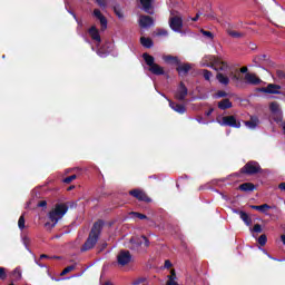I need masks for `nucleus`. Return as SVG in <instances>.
Returning <instances> with one entry per match:
<instances>
[{
	"instance_id": "20e7f679",
	"label": "nucleus",
	"mask_w": 285,
	"mask_h": 285,
	"mask_svg": "<svg viewBox=\"0 0 285 285\" xmlns=\"http://www.w3.org/2000/svg\"><path fill=\"white\" fill-rule=\"evenodd\" d=\"M240 175H258V173H262V166L259 163L255 160H249L245 164L244 167L239 169Z\"/></svg>"
},
{
	"instance_id": "7c9ffc66",
	"label": "nucleus",
	"mask_w": 285,
	"mask_h": 285,
	"mask_svg": "<svg viewBox=\"0 0 285 285\" xmlns=\"http://www.w3.org/2000/svg\"><path fill=\"white\" fill-rule=\"evenodd\" d=\"M75 268H77V266H75V265H69V266H67V267L60 273V275L63 277V275H68V273H72V271H75Z\"/></svg>"
},
{
	"instance_id": "a19ab883",
	"label": "nucleus",
	"mask_w": 285,
	"mask_h": 285,
	"mask_svg": "<svg viewBox=\"0 0 285 285\" xmlns=\"http://www.w3.org/2000/svg\"><path fill=\"white\" fill-rule=\"evenodd\" d=\"M200 32H202V35H204V37H207L208 39H213V37H215V36L213 35V32L206 31V30H204V29H202Z\"/></svg>"
},
{
	"instance_id": "8fccbe9b",
	"label": "nucleus",
	"mask_w": 285,
	"mask_h": 285,
	"mask_svg": "<svg viewBox=\"0 0 285 285\" xmlns=\"http://www.w3.org/2000/svg\"><path fill=\"white\" fill-rule=\"evenodd\" d=\"M23 244L26 245V248H27L28 250H30V247H28V244H30V238L24 237V238H23Z\"/></svg>"
},
{
	"instance_id": "ddd939ff",
	"label": "nucleus",
	"mask_w": 285,
	"mask_h": 285,
	"mask_svg": "<svg viewBox=\"0 0 285 285\" xmlns=\"http://www.w3.org/2000/svg\"><path fill=\"white\" fill-rule=\"evenodd\" d=\"M94 17H96V19H98L100 22L101 30H106V28H108V19L105 18L104 13H101V10L95 9Z\"/></svg>"
},
{
	"instance_id": "bb28decb",
	"label": "nucleus",
	"mask_w": 285,
	"mask_h": 285,
	"mask_svg": "<svg viewBox=\"0 0 285 285\" xmlns=\"http://www.w3.org/2000/svg\"><path fill=\"white\" fill-rule=\"evenodd\" d=\"M164 61H166V63H170V62L176 63V66H179V63H181L179 61V58H177L175 56H165Z\"/></svg>"
},
{
	"instance_id": "72a5a7b5",
	"label": "nucleus",
	"mask_w": 285,
	"mask_h": 285,
	"mask_svg": "<svg viewBox=\"0 0 285 285\" xmlns=\"http://www.w3.org/2000/svg\"><path fill=\"white\" fill-rule=\"evenodd\" d=\"M12 276H13L17 281L21 279V268H19V267L14 268V269L12 271Z\"/></svg>"
},
{
	"instance_id": "412c9836",
	"label": "nucleus",
	"mask_w": 285,
	"mask_h": 285,
	"mask_svg": "<svg viewBox=\"0 0 285 285\" xmlns=\"http://www.w3.org/2000/svg\"><path fill=\"white\" fill-rule=\"evenodd\" d=\"M237 215H239L240 219L246 224V226H250L253 224V218L248 216V214L244 210H236Z\"/></svg>"
},
{
	"instance_id": "0eeeda50",
	"label": "nucleus",
	"mask_w": 285,
	"mask_h": 285,
	"mask_svg": "<svg viewBox=\"0 0 285 285\" xmlns=\"http://www.w3.org/2000/svg\"><path fill=\"white\" fill-rule=\"evenodd\" d=\"M169 28L174 32H181V30L184 28V19H181V17H178V16L170 17L169 18Z\"/></svg>"
},
{
	"instance_id": "bf43d9fd",
	"label": "nucleus",
	"mask_w": 285,
	"mask_h": 285,
	"mask_svg": "<svg viewBox=\"0 0 285 285\" xmlns=\"http://www.w3.org/2000/svg\"><path fill=\"white\" fill-rule=\"evenodd\" d=\"M278 188H279V190H284L285 191V183H281L278 185Z\"/></svg>"
},
{
	"instance_id": "39448f33",
	"label": "nucleus",
	"mask_w": 285,
	"mask_h": 285,
	"mask_svg": "<svg viewBox=\"0 0 285 285\" xmlns=\"http://www.w3.org/2000/svg\"><path fill=\"white\" fill-rule=\"evenodd\" d=\"M219 126H228L229 128H242V122L235 116H225L218 120Z\"/></svg>"
},
{
	"instance_id": "c03bdc74",
	"label": "nucleus",
	"mask_w": 285,
	"mask_h": 285,
	"mask_svg": "<svg viewBox=\"0 0 285 285\" xmlns=\"http://www.w3.org/2000/svg\"><path fill=\"white\" fill-rule=\"evenodd\" d=\"M114 12L118 19H124V13H121V11L118 10L116 7L114 8Z\"/></svg>"
},
{
	"instance_id": "4be33fe9",
	"label": "nucleus",
	"mask_w": 285,
	"mask_h": 285,
	"mask_svg": "<svg viewBox=\"0 0 285 285\" xmlns=\"http://www.w3.org/2000/svg\"><path fill=\"white\" fill-rule=\"evenodd\" d=\"M238 190H242L243 193H253V190H255V184L243 183L238 186Z\"/></svg>"
},
{
	"instance_id": "864d4df0",
	"label": "nucleus",
	"mask_w": 285,
	"mask_h": 285,
	"mask_svg": "<svg viewBox=\"0 0 285 285\" xmlns=\"http://www.w3.org/2000/svg\"><path fill=\"white\" fill-rule=\"evenodd\" d=\"M240 72L242 75H246V72H248V67H242Z\"/></svg>"
},
{
	"instance_id": "6e6552de",
	"label": "nucleus",
	"mask_w": 285,
	"mask_h": 285,
	"mask_svg": "<svg viewBox=\"0 0 285 285\" xmlns=\"http://www.w3.org/2000/svg\"><path fill=\"white\" fill-rule=\"evenodd\" d=\"M177 101H186V97H188V87L184 83V81L179 82V86L174 95Z\"/></svg>"
},
{
	"instance_id": "2f4dec72",
	"label": "nucleus",
	"mask_w": 285,
	"mask_h": 285,
	"mask_svg": "<svg viewBox=\"0 0 285 285\" xmlns=\"http://www.w3.org/2000/svg\"><path fill=\"white\" fill-rule=\"evenodd\" d=\"M129 215H131V217H137L138 219H148L146 214H141L139 212H131Z\"/></svg>"
},
{
	"instance_id": "c85d7f7f",
	"label": "nucleus",
	"mask_w": 285,
	"mask_h": 285,
	"mask_svg": "<svg viewBox=\"0 0 285 285\" xmlns=\"http://www.w3.org/2000/svg\"><path fill=\"white\" fill-rule=\"evenodd\" d=\"M274 121L276 124H284V115L282 114V111L274 114Z\"/></svg>"
},
{
	"instance_id": "f03ea898",
	"label": "nucleus",
	"mask_w": 285,
	"mask_h": 285,
	"mask_svg": "<svg viewBox=\"0 0 285 285\" xmlns=\"http://www.w3.org/2000/svg\"><path fill=\"white\" fill-rule=\"evenodd\" d=\"M66 213H68V205L63 204V203H58L55 205V208L51 209L48 213V219L50 223H46L45 226L49 227V228H55V226H57V224H59V219H63V215H66Z\"/></svg>"
},
{
	"instance_id": "3c124183",
	"label": "nucleus",
	"mask_w": 285,
	"mask_h": 285,
	"mask_svg": "<svg viewBox=\"0 0 285 285\" xmlns=\"http://www.w3.org/2000/svg\"><path fill=\"white\" fill-rule=\"evenodd\" d=\"M165 268H173V263L170 261H165Z\"/></svg>"
},
{
	"instance_id": "37998d69",
	"label": "nucleus",
	"mask_w": 285,
	"mask_h": 285,
	"mask_svg": "<svg viewBox=\"0 0 285 285\" xmlns=\"http://www.w3.org/2000/svg\"><path fill=\"white\" fill-rule=\"evenodd\" d=\"M216 97H218V98L228 97V92H226L224 90H218L216 94Z\"/></svg>"
},
{
	"instance_id": "338daca9",
	"label": "nucleus",
	"mask_w": 285,
	"mask_h": 285,
	"mask_svg": "<svg viewBox=\"0 0 285 285\" xmlns=\"http://www.w3.org/2000/svg\"><path fill=\"white\" fill-rule=\"evenodd\" d=\"M161 35H168V31H163Z\"/></svg>"
},
{
	"instance_id": "a211bd4d",
	"label": "nucleus",
	"mask_w": 285,
	"mask_h": 285,
	"mask_svg": "<svg viewBox=\"0 0 285 285\" xmlns=\"http://www.w3.org/2000/svg\"><path fill=\"white\" fill-rule=\"evenodd\" d=\"M89 37H91L92 41H97V43H101V36L99 35V29L96 26H92L88 30Z\"/></svg>"
},
{
	"instance_id": "f257e3e1",
	"label": "nucleus",
	"mask_w": 285,
	"mask_h": 285,
	"mask_svg": "<svg viewBox=\"0 0 285 285\" xmlns=\"http://www.w3.org/2000/svg\"><path fill=\"white\" fill-rule=\"evenodd\" d=\"M101 230H104V220L99 219L94 223L91 230L89 232V236L86 239L81 250H92V248L97 246V242H99Z\"/></svg>"
},
{
	"instance_id": "aec40b11",
	"label": "nucleus",
	"mask_w": 285,
	"mask_h": 285,
	"mask_svg": "<svg viewBox=\"0 0 285 285\" xmlns=\"http://www.w3.org/2000/svg\"><path fill=\"white\" fill-rule=\"evenodd\" d=\"M245 126H247V128H249L250 130H255V128L259 126V117L250 116V119L245 121Z\"/></svg>"
},
{
	"instance_id": "de8ad7c7",
	"label": "nucleus",
	"mask_w": 285,
	"mask_h": 285,
	"mask_svg": "<svg viewBox=\"0 0 285 285\" xmlns=\"http://www.w3.org/2000/svg\"><path fill=\"white\" fill-rule=\"evenodd\" d=\"M46 206H48V202H46V200H40V202L38 203V207H39V208H46Z\"/></svg>"
},
{
	"instance_id": "393cba45",
	"label": "nucleus",
	"mask_w": 285,
	"mask_h": 285,
	"mask_svg": "<svg viewBox=\"0 0 285 285\" xmlns=\"http://www.w3.org/2000/svg\"><path fill=\"white\" fill-rule=\"evenodd\" d=\"M140 43L144 48H153V46H155V42H153V39L150 38H146V37H141L140 38Z\"/></svg>"
},
{
	"instance_id": "473e14b6",
	"label": "nucleus",
	"mask_w": 285,
	"mask_h": 285,
	"mask_svg": "<svg viewBox=\"0 0 285 285\" xmlns=\"http://www.w3.org/2000/svg\"><path fill=\"white\" fill-rule=\"evenodd\" d=\"M18 227L20 228V230H23V228H26V217L23 215L19 217Z\"/></svg>"
},
{
	"instance_id": "2eb2a0df",
	"label": "nucleus",
	"mask_w": 285,
	"mask_h": 285,
	"mask_svg": "<svg viewBox=\"0 0 285 285\" xmlns=\"http://www.w3.org/2000/svg\"><path fill=\"white\" fill-rule=\"evenodd\" d=\"M131 242H134L136 246H144V248H148V246H150V240H148V237L144 235L136 238H131Z\"/></svg>"
},
{
	"instance_id": "e2e57ef3",
	"label": "nucleus",
	"mask_w": 285,
	"mask_h": 285,
	"mask_svg": "<svg viewBox=\"0 0 285 285\" xmlns=\"http://www.w3.org/2000/svg\"><path fill=\"white\" fill-rule=\"evenodd\" d=\"M281 239H282V242H283V244H284V246H285V236H284V235L281 236Z\"/></svg>"
},
{
	"instance_id": "f3484780",
	"label": "nucleus",
	"mask_w": 285,
	"mask_h": 285,
	"mask_svg": "<svg viewBox=\"0 0 285 285\" xmlns=\"http://www.w3.org/2000/svg\"><path fill=\"white\" fill-rule=\"evenodd\" d=\"M169 101V107L171 108V110H175V112H178V115H184L186 112V106L181 105V104H177L173 100H168Z\"/></svg>"
},
{
	"instance_id": "9d476101",
	"label": "nucleus",
	"mask_w": 285,
	"mask_h": 285,
	"mask_svg": "<svg viewBox=\"0 0 285 285\" xmlns=\"http://www.w3.org/2000/svg\"><path fill=\"white\" fill-rule=\"evenodd\" d=\"M282 86L275 85V83H269L267 87L261 88V92H265L266 95H281L282 92Z\"/></svg>"
},
{
	"instance_id": "dca6fc26",
	"label": "nucleus",
	"mask_w": 285,
	"mask_h": 285,
	"mask_svg": "<svg viewBox=\"0 0 285 285\" xmlns=\"http://www.w3.org/2000/svg\"><path fill=\"white\" fill-rule=\"evenodd\" d=\"M245 81L252 86H259L262 83V79H259L255 73H246Z\"/></svg>"
},
{
	"instance_id": "c9c22d12",
	"label": "nucleus",
	"mask_w": 285,
	"mask_h": 285,
	"mask_svg": "<svg viewBox=\"0 0 285 285\" xmlns=\"http://www.w3.org/2000/svg\"><path fill=\"white\" fill-rule=\"evenodd\" d=\"M266 242H268V238L266 237L265 234H263V235H261V236L258 237V244H259V246H266Z\"/></svg>"
},
{
	"instance_id": "f704fd0d",
	"label": "nucleus",
	"mask_w": 285,
	"mask_h": 285,
	"mask_svg": "<svg viewBox=\"0 0 285 285\" xmlns=\"http://www.w3.org/2000/svg\"><path fill=\"white\" fill-rule=\"evenodd\" d=\"M203 77L206 81H210V77H213V72L207 70V69H204L203 70Z\"/></svg>"
},
{
	"instance_id": "7ed1b4c3",
	"label": "nucleus",
	"mask_w": 285,
	"mask_h": 285,
	"mask_svg": "<svg viewBox=\"0 0 285 285\" xmlns=\"http://www.w3.org/2000/svg\"><path fill=\"white\" fill-rule=\"evenodd\" d=\"M142 59L147 66H149V72L151 75H156L157 77H161V75H166L164 71V67L155 63V57L150 56L149 53H142Z\"/></svg>"
},
{
	"instance_id": "09e8293b",
	"label": "nucleus",
	"mask_w": 285,
	"mask_h": 285,
	"mask_svg": "<svg viewBox=\"0 0 285 285\" xmlns=\"http://www.w3.org/2000/svg\"><path fill=\"white\" fill-rule=\"evenodd\" d=\"M96 3H98L100 8H106V0H96Z\"/></svg>"
},
{
	"instance_id": "5fc2aeb1",
	"label": "nucleus",
	"mask_w": 285,
	"mask_h": 285,
	"mask_svg": "<svg viewBox=\"0 0 285 285\" xmlns=\"http://www.w3.org/2000/svg\"><path fill=\"white\" fill-rule=\"evenodd\" d=\"M199 17H202V13H200V12L196 13V17H194V18L191 19V21H198V20H199Z\"/></svg>"
},
{
	"instance_id": "0e129e2a",
	"label": "nucleus",
	"mask_w": 285,
	"mask_h": 285,
	"mask_svg": "<svg viewBox=\"0 0 285 285\" xmlns=\"http://www.w3.org/2000/svg\"><path fill=\"white\" fill-rule=\"evenodd\" d=\"M149 179H157V176H149Z\"/></svg>"
},
{
	"instance_id": "603ef678",
	"label": "nucleus",
	"mask_w": 285,
	"mask_h": 285,
	"mask_svg": "<svg viewBox=\"0 0 285 285\" xmlns=\"http://www.w3.org/2000/svg\"><path fill=\"white\" fill-rule=\"evenodd\" d=\"M213 112H215V108H209L208 111L205 112L206 117H210V115H213Z\"/></svg>"
},
{
	"instance_id": "a878e982",
	"label": "nucleus",
	"mask_w": 285,
	"mask_h": 285,
	"mask_svg": "<svg viewBox=\"0 0 285 285\" xmlns=\"http://www.w3.org/2000/svg\"><path fill=\"white\" fill-rule=\"evenodd\" d=\"M254 63H256V66H262V63H264V61H268V56L267 55H259L254 57L253 59Z\"/></svg>"
},
{
	"instance_id": "1a4fd4ad",
	"label": "nucleus",
	"mask_w": 285,
	"mask_h": 285,
	"mask_svg": "<svg viewBox=\"0 0 285 285\" xmlns=\"http://www.w3.org/2000/svg\"><path fill=\"white\" fill-rule=\"evenodd\" d=\"M129 195L135 197V199H138V202H145L146 204H150V202H153V199L141 189H131Z\"/></svg>"
},
{
	"instance_id": "5701e85b",
	"label": "nucleus",
	"mask_w": 285,
	"mask_h": 285,
	"mask_svg": "<svg viewBox=\"0 0 285 285\" xmlns=\"http://www.w3.org/2000/svg\"><path fill=\"white\" fill-rule=\"evenodd\" d=\"M218 108H219V110H228V109L233 108V102L230 101V99L225 98V99L218 101Z\"/></svg>"
},
{
	"instance_id": "052dcab7",
	"label": "nucleus",
	"mask_w": 285,
	"mask_h": 285,
	"mask_svg": "<svg viewBox=\"0 0 285 285\" xmlns=\"http://www.w3.org/2000/svg\"><path fill=\"white\" fill-rule=\"evenodd\" d=\"M40 259H48V255L46 254L40 255Z\"/></svg>"
},
{
	"instance_id": "c756f323",
	"label": "nucleus",
	"mask_w": 285,
	"mask_h": 285,
	"mask_svg": "<svg viewBox=\"0 0 285 285\" xmlns=\"http://www.w3.org/2000/svg\"><path fill=\"white\" fill-rule=\"evenodd\" d=\"M227 35H229V37H233V39H239V38L244 37V33H242L239 31H234V30H228Z\"/></svg>"
},
{
	"instance_id": "4468645a",
	"label": "nucleus",
	"mask_w": 285,
	"mask_h": 285,
	"mask_svg": "<svg viewBox=\"0 0 285 285\" xmlns=\"http://www.w3.org/2000/svg\"><path fill=\"white\" fill-rule=\"evenodd\" d=\"M190 70H193V66L188 62L183 65L179 63L176 68V71L178 72L179 77H186L188 72H190Z\"/></svg>"
},
{
	"instance_id": "774afa93",
	"label": "nucleus",
	"mask_w": 285,
	"mask_h": 285,
	"mask_svg": "<svg viewBox=\"0 0 285 285\" xmlns=\"http://www.w3.org/2000/svg\"><path fill=\"white\" fill-rule=\"evenodd\" d=\"M209 59H210V61H213V59H215V58H214V57H210Z\"/></svg>"
},
{
	"instance_id": "a18cd8bd",
	"label": "nucleus",
	"mask_w": 285,
	"mask_h": 285,
	"mask_svg": "<svg viewBox=\"0 0 285 285\" xmlns=\"http://www.w3.org/2000/svg\"><path fill=\"white\" fill-rule=\"evenodd\" d=\"M144 282H146L145 277H140L134 281L132 285H139V284H144Z\"/></svg>"
},
{
	"instance_id": "680f3d73",
	"label": "nucleus",
	"mask_w": 285,
	"mask_h": 285,
	"mask_svg": "<svg viewBox=\"0 0 285 285\" xmlns=\"http://www.w3.org/2000/svg\"><path fill=\"white\" fill-rule=\"evenodd\" d=\"M77 23L79 24L80 28H81V26H83V23L81 22V20H77Z\"/></svg>"
},
{
	"instance_id": "49530a36",
	"label": "nucleus",
	"mask_w": 285,
	"mask_h": 285,
	"mask_svg": "<svg viewBox=\"0 0 285 285\" xmlns=\"http://www.w3.org/2000/svg\"><path fill=\"white\" fill-rule=\"evenodd\" d=\"M253 233H262V225L255 224L253 227Z\"/></svg>"
},
{
	"instance_id": "69168bd1",
	"label": "nucleus",
	"mask_w": 285,
	"mask_h": 285,
	"mask_svg": "<svg viewBox=\"0 0 285 285\" xmlns=\"http://www.w3.org/2000/svg\"><path fill=\"white\" fill-rule=\"evenodd\" d=\"M75 188V186H70L69 188H68V190H72Z\"/></svg>"
},
{
	"instance_id": "e433bc0d",
	"label": "nucleus",
	"mask_w": 285,
	"mask_h": 285,
	"mask_svg": "<svg viewBox=\"0 0 285 285\" xmlns=\"http://www.w3.org/2000/svg\"><path fill=\"white\" fill-rule=\"evenodd\" d=\"M75 179H77V175H71L69 177L63 178V184H72V181H75Z\"/></svg>"
},
{
	"instance_id": "b1692460",
	"label": "nucleus",
	"mask_w": 285,
	"mask_h": 285,
	"mask_svg": "<svg viewBox=\"0 0 285 285\" xmlns=\"http://www.w3.org/2000/svg\"><path fill=\"white\" fill-rule=\"evenodd\" d=\"M250 208L252 210H258L259 213H263V214H265L266 210H271V206L268 204L252 205Z\"/></svg>"
},
{
	"instance_id": "423d86ee",
	"label": "nucleus",
	"mask_w": 285,
	"mask_h": 285,
	"mask_svg": "<svg viewBox=\"0 0 285 285\" xmlns=\"http://www.w3.org/2000/svg\"><path fill=\"white\" fill-rule=\"evenodd\" d=\"M132 262V254L129 250H120L117 255V264L118 266H128Z\"/></svg>"
},
{
	"instance_id": "58836bf2",
	"label": "nucleus",
	"mask_w": 285,
	"mask_h": 285,
	"mask_svg": "<svg viewBox=\"0 0 285 285\" xmlns=\"http://www.w3.org/2000/svg\"><path fill=\"white\" fill-rule=\"evenodd\" d=\"M177 279V274L175 273V269L170 271V275L168 276V282H175Z\"/></svg>"
},
{
	"instance_id": "4c0bfd02",
	"label": "nucleus",
	"mask_w": 285,
	"mask_h": 285,
	"mask_svg": "<svg viewBox=\"0 0 285 285\" xmlns=\"http://www.w3.org/2000/svg\"><path fill=\"white\" fill-rule=\"evenodd\" d=\"M276 77H277L281 81H285V71H284V70H276Z\"/></svg>"
},
{
	"instance_id": "13d9d810",
	"label": "nucleus",
	"mask_w": 285,
	"mask_h": 285,
	"mask_svg": "<svg viewBox=\"0 0 285 285\" xmlns=\"http://www.w3.org/2000/svg\"><path fill=\"white\" fill-rule=\"evenodd\" d=\"M230 76L235 81H239V76L233 75V72H230Z\"/></svg>"
},
{
	"instance_id": "79ce46f5",
	"label": "nucleus",
	"mask_w": 285,
	"mask_h": 285,
	"mask_svg": "<svg viewBox=\"0 0 285 285\" xmlns=\"http://www.w3.org/2000/svg\"><path fill=\"white\" fill-rule=\"evenodd\" d=\"M218 70H220V72H226V70H228V65L226 62H222Z\"/></svg>"
},
{
	"instance_id": "ea45409f",
	"label": "nucleus",
	"mask_w": 285,
	"mask_h": 285,
	"mask_svg": "<svg viewBox=\"0 0 285 285\" xmlns=\"http://www.w3.org/2000/svg\"><path fill=\"white\" fill-rule=\"evenodd\" d=\"M8 274L6 273V267H0V279H7Z\"/></svg>"
},
{
	"instance_id": "cd10ccee",
	"label": "nucleus",
	"mask_w": 285,
	"mask_h": 285,
	"mask_svg": "<svg viewBox=\"0 0 285 285\" xmlns=\"http://www.w3.org/2000/svg\"><path fill=\"white\" fill-rule=\"evenodd\" d=\"M269 110L273 115L277 114V112H282V109H279V104L278 102H271L269 105Z\"/></svg>"
},
{
	"instance_id": "6e6d98bb",
	"label": "nucleus",
	"mask_w": 285,
	"mask_h": 285,
	"mask_svg": "<svg viewBox=\"0 0 285 285\" xmlns=\"http://www.w3.org/2000/svg\"><path fill=\"white\" fill-rule=\"evenodd\" d=\"M166 285H179V283L175 281H167Z\"/></svg>"
},
{
	"instance_id": "4d7b16f0",
	"label": "nucleus",
	"mask_w": 285,
	"mask_h": 285,
	"mask_svg": "<svg viewBox=\"0 0 285 285\" xmlns=\"http://www.w3.org/2000/svg\"><path fill=\"white\" fill-rule=\"evenodd\" d=\"M106 248H108V243H102L100 250H106Z\"/></svg>"
},
{
	"instance_id": "f8f14e48",
	"label": "nucleus",
	"mask_w": 285,
	"mask_h": 285,
	"mask_svg": "<svg viewBox=\"0 0 285 285\" xmlns=\"http://www.w3.org/2000/svg\"><path fill=\"white\" fill-rule=\"evenodd\" d=\"M140 28H150L155 24V20L150 16L141 14L138 20Z\"/></svg>"
},
{
	"instance_id": "6ab92c4d",
	"label": "nucleus",
	"mask_w": 285,
	"mask_h": 285,
	"mask_svg": "<svg viewBox=\"0 0 285 285\" xmlns=\"http://www.w3.org/2000/svg\"><path fill=\"white\" fill-rule=\"evenodd\" d=\"M216 79L222 83V86H228V83H230V78L226 72L218 71L216 73Z\"/></svg>"
},
{
	"instance_id": "9b49d317",
	"label": "nucleus",
	"mask_w": 285,
	"mask_h": 285,
	"mask_svg": "<svg viewBox=\"0 0 285 285\" xmlns=\"http://www.w3.org/2000/svg\"><path fill=\"white\" fill-rule=\"evenodd\" d=\"M140 6L147 14H155V0H139Z\"/></svg>"
}]
</instances>
